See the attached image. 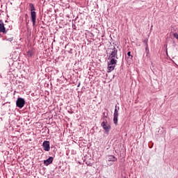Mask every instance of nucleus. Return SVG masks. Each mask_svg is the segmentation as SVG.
I'll use <instances>...</instances> for the list:
<instances>
[{"instance_id":"nucleus-5","label":"nucleus","mask_w":178,"mask_h":178,"mask_svg":"<svg viewBox=\"0 0 178 178\" xmlns=\"http://www.w3.org/2000/svg\"><path fill=\"white\" fill-rule=\"evenodd\" d=\"M24 104H26V101L24 100V99L22 98V97H18L17 101H16V105L17 106V108H23V106H24Z\"/></svg>"},{"instance_id":"nucleus-13","label":"nucleus","mask_w":178,"mask_h":178,"mask_svg":"<svg viewBox=\"0 0 178 178\" xmlns=\"http://www.w3.org/2000/svg\"><path fill=\"white\" fill-rule=\"evenodd\" d=\"M143 42H145V46L148 45V39L145 40Z\"/></svg>"},{"instance_id":"nucleus-4","label":"nucleus","mask_w":178,"mask_h":178,"mask_svg":"<svg viewBox=\"0 0 178 178\" xmlns=\"http://www.w3.org/2000/svg\"><path fill=\"white\" fill-rule=\"evenodd\" d=\"M102 127H103L104 130L105 131L106 133H108L109 131H111V125L109 124V123H108V122L104 121L102 124H101Z\"/></svg>"},{"instance_id":"nucleus-15","label":"nucleus","mask_w":178,"mask_h":178,"mask_svg":"<svg viewBox=\"0 0 178 178\" xmlns=\"http://www.w3.org/2000/svg\"><path fill=\"white\" fill-rule=\"evenodd\" d=\"M174 37L178 40V34L177 33H174Z\"/></svg>"},{"instance_id":"nucleus-6","label":"nucleus","mask_w":178,"mask_h":178,"mask_svg":"<svg viewBox=\"0 0 178 178\" xmlns=\"http://www.w3.org/2000/svg\"><path fill=\"white\" fill-rule=\"evenodd\" d=\"M116 63H118V61H115V63L112 64V60H110V62L108 63V70L109 72H113V70H115Z\"/></svg>"},{"instance_id":"nucleus-1","label":"nucleus","mask_w":178,"mask_h":178,"mask_svg":"<svg viewBox=\"0 0 178 178\" xmlns=\"http://www.w3.org/2000/svg\"><path fill=\"white\" fill-rule=\"evenodd\" d=\"M109 51L111 54L108 56V59L111 60L112 64L115 63V62H118V59H119V58L118 57V49L113 47L110 49H108V52H109Z\"/></svg>"},{"instance_id":"nucleus-9","label":"nucleus","mask_w":178,"mask_h":178,"mask_svg":"<svg viewBox=\"0 0 178 178\" xmlns=\"http://www.w3.org/2000/svg\"><path fill=\"white\" fill-rule=\"evenodd\" d=\"M0 33L6 34V28H5V24L3 22H0Z\"/></svg>"},{"instance_id":"nucleus-14","label":"nucleus","mask_w":178,"mask_h":178,"mask_svg":"<svg viewBox=\"0 0 178 178\" xmlns=\"http://www.w3.org/2000/svg\"><path fill=\"white\" fill-rule=\"evenodd\" d=\"M127 55H128V56H129V58H133V56H131V52L129 51V52L127 53Z\"/></svg>"},{"instance_id":"nucleus-8","label":"nucleus","mask_w":178,"mask_h":178,"mask_svg":"<svg viewBox=\"0 0 178 178\" xmlns=\"http://www.w3.org/2000/svg\"><path fill=\"white\" fill-rule=\"evenodd\" d=\"M52 162H54V157L50 156L49 159L44 161V164L46 166H48V165H51V163H52Z\"/></svg>"},{"instance_id":"nucleus-2","label":"nucleus","mask_w":178,"mask_h":178,"mask_svg":"<svg viewBox=\"0 0 178 178\" xmlns=\"http://www.w3.org/2000/svg\"><path fill=\"white\" fill-rule=\"evenodd\" d=\"M29 8L31 9V19L33 26H35V23H37V13L35 12V7H34V4H33V3H30Z\"/></svg>"},{"instance_id":"nucleus-11","label":"nucleus","mask_w":178,"mask_h":178,"mask_svg":"<svg viewBox=\"0 0 178 178\" xmlns=\"http://www.w3.org/2000/svg\"><path fill=\"white\" fill-rule=\"evenodd\" d=\"M27 56H29V58H31V56H33V51L29 50V51L27 52Z\"/></svg>"},{"instance_id":"nucleus-12","label":"nucleus","mask_w":178,"mask_h":178,"mask_svg":"<svg viewBox=\"0 0 178 178\" xmlns=\"http://www.w3.org/2000/svg\"><path fill=\"white\" fill-rule=\"evenodd\" d=\"M145 51L146 52H149V49L148 48V44L145 46Z\"/></svg>"},{"instance_id":"nucleus-10","label":"nucleus","mask_w":178,"mask_h":178,"mask_svg":"<svg viewBox=\"0 0 178 178\" xmlns=\"http://www.w3.org/2000/svg\"><path fill=\"white\" fill-rule=\"evenodd\" d=\"M106 159L108 162H116L118 161V159L113 155L108 156Z\"/></svg>"},{"instance_id":"nucleus-7","label":"nucleus","mask_w":178,"mask_h":178,"mask_svg":"<svg viewBox=\"0 0 178 178\" xmlns=\"http://www.w3.org/2000/svg\"><path fill=\"white\" fill-rule=\"evenodd\" d=\"M42 147L44 151H49V149H51V147L49 146V141L44 140L42 143Z\"/></svg>"},{"instance_id":"nucleus-3","label":"nucleus","mask_w":178,"mask_h":178,"mask_svg":"<svg viewBox=\"0 0 178 178\" xmlns=\"http://www.w3.org/2000/svg\"><path fill=\"white\" fill-rule=\"evenodd\" d=\"M119 106H115V111H114V114H113V122L114 124H118V118H119Z\"/></svg>"}]
</instances>
